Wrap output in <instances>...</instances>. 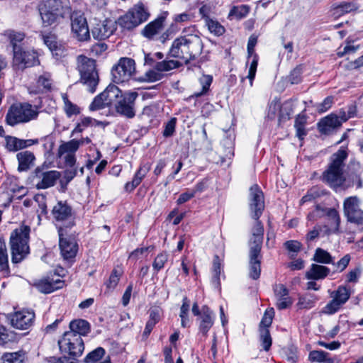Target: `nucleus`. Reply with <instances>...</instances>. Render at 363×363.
<instances>
[{
	"mask_svg": "<svg viewBox=\"0 0 363 363\" xmlns=\"http://www.w3.org/2000/svg\"><path fill=\"white\" fill-rule=\"evenodd\" d=\"M203 45L197 35L177 38L172 44L169 55L182 60L186 65L197 59L202 53Z\"/></svg>",
	"mask_w": 363,
	"mask_h": 363,
	"instance_id": "1",
	"label": "nucleus"
},
{
	"mask_svg": "<svg viewBox=\"0 0 363 363\" xmlns=\"http://www.w3.org/2000/svg\"><path fill=\"white\" fill-rule=\"evenodd\" d=\"M347 157V152L343 148L333 154L328 168L320 177L322 182L334 189L342 186L346 181L344 168Z\"/></svg>",
	"mask_w": 363,
	"mask_h": 363,
	"instance_id": "2",
	"label": "nucleus"
},
{
	"mask_svg": "<svg viewBox=\"0 0 363 363\" xmlns=\"http://www.w3.org/2000/svg\"><path fill=\"white\" fill-rule=\"evenodd\" d=\"M44 26H49L64 18L71 11L69 0H44L38 5Z\"/></svg>",
	"mask_w": 363,
	"mask_h": 363,
	"instance_id": "3",
	"label": "nucleus"
},
{
	"mask_svg": "<svg viewBox=\"0 0 363 363\" xmlns=\"http://www.w3.org/2000/svg\"><path fill=\"white\" fill-rule=\"evenodd\" d=\"M30 228L21 225L12 231L10 235L9 244L13 263H19L29 254L28 245Z\"/></svg>",
	"mask_w": 363,
	"mask_h": 363,
	"instance_id": "4",
	"label": "nucleus"
},
{
	"mask_svg": "<svg viewBox=\"0 0 363 363\" xmlns=\"http://www.w3.org/2000/svg\"><path fill=\"white\" fill-rule=\"evenodd\" d=\"M77 69L80 74V82L86 86L89 92H95L99 82L95 60L84 55L79 56Z\"/></svg>",
	"mask_w": 363,
	"mask_h": 363,
	"instance_id": "5",
	"label": "nucleus"
},
{
	"mask_svg": "<svg viewBox=\"0 0 363 363\" xmlns=\"http://www.w3.org/2000/svg\"><path fill=\"white\" fill-rule=\"evenodd\" d=\"M38 111L28 103L13 104L9 109L6 121L8 125L14 126L18 123H27L37 118Z\"/></svg>",
	"mask_w": 363,
	"mask_h": 363,
	"instance_id": "6",
	"label": "nucleus"
},
{
	"mask_svg": "<svg viewBox=\"0 0 363 363\" xmlns=\"http://www.w3.org/2000/svg\"><path fill=\"white\" fill-rule=\"evenodd\" d=\"M60 350L70 357L74 358L80 356L84 345L82 337L73 332H65L63 337L58 341Z\"/></svg>",
	"mask_w": 363,
	"mask_h": 363,
	"instance_id": "7",
	"label": "nucleus"
},
{
	"mask_svg": "<svg viewBox=\"0 0 363 363\" xmlns=\"http://www.w3.org/2000/svg\"><path fill=\"white\" fill-rule=\"evenodd\" d=\"M39 63L38 55L35 50L23 48H14L13 66L15 69L23 70L26 68L35 66Z\"/></svg>",
	"mask_w": 363,
	"mask_h": 363,
	"instance_id": "8",
	"label": "nucleus"
},
{
	"mask_svg": "<svg viewBox=\"0 0 363 363\" xmlns=\"http://www.w3.org/2000/svg\"><path fill=\"white\" fill-rule=\"evenodd\" d=\"M135 72V61L131 58L122 57L111 69L113 81L116 84L128 81Z\"/></svg>",
	"mask_w": 363,
	"mask_h": 363,
	"instance_id": "9",
	"label": "nucleus"
},
{
	"mask_svg": "<svg viewBox=\"0 0 363 363\" xmlns=\"http://www.w3.org/2000/svg\"><path fill=\"white\" fill-rule=\"evenodd\" d=\"M361 199L357 196L346 198L343 201V213L348 222L363 224V210L361 209Z\"/></svg>",
	"mask_w": 363,
	"mask_h": 363,
	"instance_id": "10",
	"label": "nucleus"
},
{
	"mask_svg": "<svg viewBox=\"0 0 363 363\" xmlns=\"http://www.w3.org/2000/svg\"><path fill=\"white\" fill-rule=\"evenodd\" d=\"M59 246L62 257L65 260H72L77 252L78 245L70 235H68L67 229L62 226L58 228Z\"/></svg>",
	"mask_w": 363,
	"mask_h": 363,
	"instance_id": "11",
	"label": "nucleus"
},
{
	"mask_svg": "<svg viewBox=\"0 0 363 363\" xmlns=\"http://www.w3.org/2000/svg\"><path fill=\"white\" fill-rule=\"evenodd\" d=\"M350 290L345 286H340L330 293L332 300L323 308L325 314L333 315L337 312L350 297Z\"/></svg>",
	"mask_w": 363,
	"mask_h": 363,
	"instance_id": "12",
	"label": "nucleus"
},
{
	"mask_svg": "<svg viewBox=\"0 0 363 363\" xmlns=\"http://www.w3.org/2000/svg\"><path fill=\"white\" fill-rule=\"evenodd\" d=\"M138 96V94L135 91L127 92L121 95L116 104V111L127 118H134L136 113L135 100Z\"/></svg>",
	"mask_w": 363,
	"mask_h": 363,
	"instance_id": "13",
	"label": "nucleus"
},
{
	"mask_svg": "<svg viewBox=\"0 0 363 363\" xmlns=\"http://www.w3.org/2000/svg\"><path fill=\"white\" fill-rule=\"evenodd\" d=\"M53 219L58 223H67L65 228H71L74 225V216L72 207L67 201H58L52 209Z\"/></svg>",
	"mask_w": 363,
	"mask_h": 363,
	"instance_id": "14",
	"label": "nucleus"
},
{
	"mask_svg": "<svg viewBox=\"0 0 363 363\" xmlns=\"http://www.w3.org/2000/svg\"><path fill=\"white\" fill-rule=\"evenodd\" d=\"M249 206L251 217L253 219H259L264 209V201L263 193L257 184L250 189Z\"/></svg>",
	"mask_w": 363,
	"mask_h": 363,
	"instance_id": "15",
	"label": "nucleus"
},
{
	"mask_svg": "<svg viewBox=\"0 0 363 363\" xmlns=\"http://www.w3.org/2000/svg\"><path fill=\"white\" fill-rule=\"evenodd\" d=\"M71 28L74 37L79 41H86L90 38L87 21L83 15L79 13L72 14Z\"/></svg>",
	"mask_w": 363,
	"mask_h": 363,
	"instance_id": "16",
	"label": "nucleus"
},
{
	"mask_svg": "<svg viewBox=\"0 0 363 363\" xmlns=\"http://www.w3.org/2000/svg\"><path fill=\"white\" fill-rule=\"evenodd\" d=\"M33 174L34 179L38 180L35 184V187L38 189H45L53 186L61 176L60 172L58 171L51 170L45 172L43 168L40 167H38Z\"/></svg>",
	"mask_w": 363,
	"mask_h": 363,
	"instance_id": "17",
	"label": "nucleus"
},
{
	"mask_svg": "<svg viewBox=\"0 0 363 363\" xmlns=\"http://www.w3.org/2000/svg\"><path fill=\"white\" fill-rule=\"evenodd\" d=\"M35 317L33 311L22 310L11 314L10 320L13 328L19 330H27L33 325Z\"/></svg>",
	"mask_w": 363,
	"mask_h": 363,
	"instance_id": "18",
	"label": "nucleus"
},
{
	"mask_svg": "<svg viewBox=\"0 0 363 363\" xmlns=\"http://www.w3.org/2000/svg\"><path fill=\"white\" fill-rule=\"evenodd\" d=\"M116 30L115 22L110 19H106L96 23L91 30L94 38L102 40L110 37Z\"/></svg>",
	"mask_w": 363,
	"mask_h": 363,
	"instance_id": "19",
	"label": "nucleus"
},
{
	"mask_svg": "<svg viewBox=\"0 0 363 363\" xmlns=\"http://www.w3.org/2000/svg\"><path fill=\"white\" fill-rule=\"evenodd\" d=\"M273 289L277 299L276 306L279 310L286 309L292 305L293 301L289 296V290L284 284H275Z\"/></svg>",
	"mask_w": 363,
	"mask_h": 363,
	"instance_id": "20",
	"label": "nucleus"
},
{
	"mask_svg": "<svg viewBox=\"0 0 363 363\" xmlns=\"http://www.w3.org/2000/svg\"><path fill=\"white\" fill-rule=\"evenodd\" d=\"M255 220L253 228L252 229V237L250 240V250H254L257 252V250L262 249L263 236H264V227L259 219H254Z\"/></svg>",
	"mask_w": 363,
	"mask_h": 363,
	"instance_id": "21",
	"label": "nucleus"
},
{
	"mask_svg": "<svg viewBox=\"0 0 363 363\" xmlns=\"http://www.w3.org/2000/svg\"><path fill=\"white\" fill-rule=\"evenodd\" d=\"M199 332L204 337H206L208 330L213 325V313L208 306H204L202 307L201 315V317L199 318Z\"/></svg>",
	"mask_w": 363,
	"mask_h": 363,
	"instance_id": "22",
	"label": "nucleus"
},
{
	"mask_svg": "<svg viewBox=\"0 0 363 363\" xmlns=\"http://www.w3.org/2000/svg\"><path fill=\"white\" fill-rule=\"evenodd\" d=\"M64 281L57 279L56 280L43 279L34 284L35 287L41 293L50 294L55 290L62 289Z\"/></svg>",
	"mask_w": 363,
	"mask_h": 363,
	"instance_id": "23",
	"label": "nucleus"
},
{
	"mask_svg": "<svg viewBox=\"0 0 363 363\" xmlns=\"http://www.w3.org/2000/svg\"><path fill=\"white\" fill-rule=\"evenodd\" d=\"M19 172H26L35 164V156L33 152L28 150L19 152L16 155Z\"/></svg>",
	"mask_w": 363,
	"mask_h": 363,
	"instance_id": "24",
	"label": "nucleus"
},
{
	"mask_svg": "<svg viewBox=\"0 0 363 363\" xmlns=\"http://www.w3.org/2000/svg\"><path fill=\"white\" fill-rule=\"evenodd\" d=\"M341 125L339 117L335 114H330L321 120L318 123V128L321 133L328 134Z\"/></svg>",
	"mask_w": 363,
	"mask_h": 363,
	"instance_id": "25",
	"label": "nucleus"
},
{
	"mask_svg": "<svg viewBox=\"0 0 363 363\" xmlns=\"http://www.w3.org/2000/svg\"><path fill=\"white\" fill-rule=\"evenodd\" d=\"M328 267L318 264H312L306 272V277L310 280H320L325 279L330 273Z\"/></svg>",
	"mask_w": 363,
	"mask_h": 363,
	"instance_id": "26",
	"label": "nucleus"
},
{
	"mask_svg": "<svg viewBox=\"0 0 363 363\" xmlns=\"http://www.w3.org/2000/svg\"><path fill=\"white\" fill-rule=\"evenodd\" d=\"M44 43L50 49V50L57 57L64 56L65 50L63 45L59 44L57 38L54 35H43Z\"/></svg>",
	"mask_w": 363,
	"mask_h": 363,
	"instance_id": "27",
	"label": "nucleus"
},
{
	"mask_svg": "<svg viewBox=\"0 0 363 363\" xmlns=\"http://www.w3.org/2000/svg\"><path fill=\"white\" fill-rule=\"evenodd\" d=\"M260 250L255 252L250 250V277L253 279H257L260 276Z\"/></svg>",
	"mask_w": 363,
	"mask_h": 363,
	"instance_id": "28",
	"label": "nucleus"
},
{
	"mask_svg": "<svg viewBox=\"0 0 363 363\" xmlns=\"http://www.w3.org/2000/svg\"><path fill=\"white\" fill-rule=\"evenodd\" d=\"M0 274L3 277L10 275L9 257L4 241L0 240Z\"/></svg>",
	"mask_w": 363,
	"mask_h": 363,
	"instance_id": "29",
	"label": "nucleus"
},
{
	"mask_svg": "<svg viewBox=\"0 0 363 363\" xmlns=\"http://www.w3.org/2000/svg\"><path fill=\"white\" fill-rule=\"evenodd\" d=\"M69 328V332H73L75 335L78 334L82 337V335H86L89 333L90 330V325L86 320L78 319L70 322Z\"/></svg>",
	"mask_w": 363,
	"mask_h": 363,
	"instance_id": "30",
	"label": "nucleus"
},
{
	"mask_svg": "<svg viewBox=\"0 0 363 363\" xmlns=\"http://www.w3.org/2000/svg\"><path fill=\"white\" fill-rule=\"evenodd\" d=\"M306 124L307 116L303 112L298 114L295 118L294 128L296 129V135L300 140H303L307 134V131L306 130Z\"/></svg>",
	"mask_w": 363,
	"mask_h": 363,
	"instance_id": "31",
	"label": "nucleus"
},
{
	"mask_svg": "<svg viewBox=\"0 0 363 363\" xmlns=\"http://www.w3.org/2000/svg\"><path fill=\"white\" fill-rule=\"evenodd\" d=\"M128 13L133 14V20L137 21V25L143 23L146 21L149 17V13L145 6L139 3L136 4L133 9H131Z\"/></svg>",
	"mask_w": 363,
	"mask_h": 363,
	"instance_id": "32",
	"label": "nucleus"
},
{
	"mask_svg": "<svg viewBox=\"0 0 363 363\" xmlns=\"http://www.w3.org/2000/svg\"><path fill=\"white\" fill-rule=\"evenodd\" d=\"M312 259L317 263L325 264H333V257L331 255L328 251L320 247L315 250Z\"/></svg>",
	"mask_w": 363,
	"mask_h": 363,
	"instance_id": "33",
	"label": "nucleus"
},
{
	"mask_svg": "<svg viewBox=\"0 0 363 363\" xmlns=\"http://www.w3.org/2000/svg\"><path fill=\"white\" fill-rule=\"evenodd\" d=\"M182 66V63L177 60H163L156 63L155 68L158 72H168Z\"/></svg>",
	"mask_w": 363,
	"mask_h": 363,
	"instance_id": "34",
	"label": "nucleus"
},
{
	"mask_svg": "<svg viewBox=\"0 0 363 363\" xmlns=\"http://www.w3.org/2000/svg\"><path fill=\"white\" fill-rule=\"evenodd\" d=\"M111 105L109 99L105 96V94L101 92L97 95L89 106L91 111H96L104 108L106 106Z\"/></svg>",
	"mask_w": 363,
	"mask_h": 363,
	"instance_id": "35",
	"label": "nucleus"
},
{
	"mask_svg": "<svg viewBox=\"0 0 363 363\" xmlns=\"http://www.w3.org/2000/svg\"><path fill=\"white\" fill-rule=\"evenodd\" d=\"M250 12V6L247 5L234 6L231 8L228 18H235L242 19L245 18Z\"/></svg>",
	"mask_w": 363,
	"mask_h": 363,
	"instance_id": "36",
	"label": "nucleus"
},
{
	"mask_svg": "<svg viewBox=\"0 0 363 363\" xmlns=\"http://www.w3.org/2000/svg\"><path fill=\"white\" fill-rule=\"evenodd\" d=\"M80 146V143L77 141V140L73 139L67 143L61 145L58 150V154L60 156L65 153H72L74 152L79 149Z\"/></svg>",
	"mask_w": 363,
	"mask_h": 363,
	"instance_id": "37",
	"label": "nucleus"
},
{
	"mask_svg": "<svg viewBox=\"0 0 363 363\" xmlns=\"http://www.w3.org/2000/svg\"><path fill=\"white\" fill-rule=\"evenodd\" d=\"M133 14L128 11L125 15L118 18V23L124 29L131 30L138 26V21L133 20Z\"/></svg>",
	"mask_w": 363,
	"mask_h": 363,
	"instance_id": "38",
	"label": "nucleus"
},
{
	"mask_svg": "<svg viewBox=\"0 0 363 363\" xmlns=\"http://www.w3.org/2000/svg\"><path fill=\"white\" fill-rule=\"evenodd\" d=\"M24 359L25 353L22 351L5 353L2 356L3 363H23Z\"/></svg>",
	"mask_w": 363,
	"mask_h": 363,
	"instance_id": "39",
	"label": "nucleus"
},
{
	"mask_svg": "<svg viewBox=\"0 0 363 363\" xmlns=\"http://www.w3.org/2000/svg\"><path fill=\"white\" fill-rule=\"evenodd\" d=\"M162 20H155L145 27L143 33L145 37L151 38L158 33L159 30L162 28Z\"/></svg>",
	"mask_w": 363,
	"mask_h": 363,
	"instance_id": "40",
	"label": "nucleus"
},
{
	"mask_svg": "<svg viewBox=\"0 0 363 363\" xmlns=\"http://www.w3.org/2000/svg\"><path fill=\"white\" fill-rule=\"evenodd\" d=\"M38 90L31 91L35 94L37 93H43L48 91L51 89L52 80L51 79L45 75L40 76L38 81Z\"/></svg>",
	"mask_w": 363,
	"mask_h": 363,
	"instance_id": "41",
	"label": "nucleus"
},
{
	"mask_svg": "<svg viewBox=\"0 0 363 363\" xmlns=\"http://www.w3.org/2000/svg\"><path fill=\"white\" fill-rule=\"evenodd\" d=\"M213 277L211 280V283L216 288H219L220 286V259L218 255H216L213 259Z\"/></svg>",
	"mask_w": 363,
	"mask_h": 363,
	"instance_id": "42",
	"label": "nucleus"
},
{
	"mask_svg": "<svg viewBox=\"0 0 363 363\" xmlns=\"http://www.w3.org/2000/svg\"><path fill=\"white\" fill-rule=\"evenodd\" d=\"M259 332L262 347L265 351L269 350L272 346V340L269 329L259 328Z\"/></svg>",
	"mask_w": 363,
	"mask_h": 363,
	"instance_id": "43",
	"label": "nucleus"
},
{
	"mask_svg": "<svg viewBox=\"0 0 363 363\" xmlns=\"http://www.w3.org/2000/svg\"><path fill=\"white\" fill-rule=\"evenodd\" d=\"M208 30L216 35H221L225 32V28L217 21L208 19L206 22Z\"/></svg>",
	"mask_w": 363,
	"mask_h": 363,
	"instance_id": "44",
	"label": "nucleus"
},
{
	"mask_svg": "<svg viewBox=\"0 0 363 363\" xmlns=\"http://www.w3.org/2000/svg\"><path fill=\"white\" fill-rule=\"evenodd\" d=\"M8 38L10 40V43L13 48V52H14V48H22L19 43H21L24 38L25 35L21 32H16L13 30L9 31Z\"/></svg>",
	"mask_w": 363,
	"mask_h": 363,
	"instance_id": "45",
	"label": "nucleus"
},
{
	"mask_svg": "<svg viewBox=\"0 0 363 363\" xmlns=\"http://www.w3.org/2000/svg\"><path fill=\"white\" fill-rule=\"evenodd\" d=\"M213 77L211 75H203L200 78V84L202 86V90L199 92H196L193 95L195 97H200L205 94L209 89V87L212 83Z\"/></svg>",
	"mask_w": 363,
	"mask_h": 363,
	"instance_id": "46",
	"label": "nucleus"
},
{
	"mask_svg": "<svg viewBox=\"0 0 363 363\" xmlns=\"http://www.w3.org/2000/svg\"><path fill=\"white\" fill-rule=\"evenodd\" d=\"M274 315V308L267 309L262 316L259 328H267L271 326Z\"/></svg>",
	"mask_w": 363,
	"mask_h": 363,
	"instance_id": "47",
	"label": "nucleus"
},
{
	"mask_svg": "<svg viewBox=\"0 0 363 363\" xmlns=\"http://www.w3.org/2000/svg\"><path fill=\"white\" fill-rule=\"evenodd\" d=\"M103 94H105V96L109 99V103L111 104L113 100L121 94V91L116 85L110 84L103 91Z\"/></svg>",
	"mask_w": 363,
	"mask_h": 363,
	"instance_id": "48",
	"label": "nucleus"
},
{
	"mask_svg": "<svg viewBox=\"0 0 363 363\" xmlns=\"http://www.w3.org/2000/svg\"><path fill=\"white\" fill-rule=\"evenodd\" d=\"M5 139V148L9 152H17L18 151V138L11 136V135H6L4 136Z\"/></svg>",
	"mask_w": 363,
	"mask_h": 363,
	"instance_id": "49",
	"label": "nucleus"
},
{
	"mask_svg": "<svg viewBox=\"0 0 363 363\" xmlns=\"http://www.w3.org/2000/svg\"><path fill=\"white\" fill-rule=\"evenodd\" d=\"M63 101L65 104V111L67 116L70 117L72 115H77L79 113V107L72 104L67 98V96H63Z\"/></svg>",
	"mask_w": 363,
	"mask_h": 363,
	"instance_id": "50",
	"label": "nucleus"
},
{
	"mask_svg": "<svg viewBox=\"0 0 363 363\" xmlns=\"http://www.w3.org/2000/svg\"><path fill=\"white\" fill-rule=\"evenodd\" d=\"M167 259L168 255L167 253L162 252L157 255L152 263V267L154 270L159 272L160 269H162L164 267V264L167 262Z\"/></svg>",
	"mask_w": 363,
	"mask_h": 363,
	"instance_id": "51",
	"label": "nucleus"
},
{
	"mask_svg": "<svg viewBox=\"0 0 363 363\" xmlns=\"http://www.w3.org/2000/svg\"><path fill=\"white\" fill-rule=\"evenodd\" d=\"M105 354V350L103 347H97L92 352H89L85 357V362L89 363L91 362H96L99 360Z\"/></svg>",
	"mask_w": 363,
	"mask_h": 363,
	"instance_id": "52",
	"label": "nucleus"
},
{
	"mask_svg": "<svg viewBox=\"0 0 363 363\" xmlns=\"http://www.w3.org/2000/svg\"><path fill=\"white\" fill-rule=\"evenodd\" d=\"M121 274L117 269H113L110 275L108 281L106 282V288L108 291H113L118 285L120 280Z\"/></svg>",
	"mask_w": 363,
	"mask_h": 363,
	"instance_id": "53",
	"label": "nucleus"
},
{
	"mask_svg": "<svg viewBox=\"0 0 363 363\" xmlns=\"http://www.w3.org/2000/svg\"><path fill=\"white\" fill-rule=\"evenodd\" d=\"M328 353L323 350H313L309 353V360L311 362H323Z\"/></svg>",
	"mask_w": 363,
	"mask_h": 363,
	"instance_id": "54",
	"label": "nucleus"
},
{
	"mask_svg": "<svg viewBox=\"0 0 363 363\" xmlns=\"http://www.w3.org/2000/svg\"><path fill=\"white\" fill-rule=\"evenodd\" d=\"M258 55H254L252 60L250 63V66L249 68L247 78L250 79V85H252V81L255 77L257 67L258 65Z\"/></svg>",
	"mask_w": 363,
	"mask_h": 363,
	"instance_id": "55",
	"label": "nucleus"
},
{
	"mask_svg": "<svg viewBox=\"0 0 363 363\" xmlns=\"http://www.w3.org/2000/svg\"><path fill=\"white\" fill-rule=\"evenodd\" d=\"M301 68L297 67L291 72L289 76V81L292 84H298L301 81Z\"/></svg>",
	"mask_w": 363,
	"mask_h": 363,
	"instance_id": "56",
	"label": "nucleus"
},
{
	"mask_svg": "<svg viewBox=\"0 0 363 363\" xmlns=\"http://www.w3.org/2000/svg\"><path fill=\"white\" fill-rule=\"evenodd\" d=\"M176 122L177 119L175 118H172L166 123L163 131L164 137L168 138L174 134L175 131Z\"/></svg>",
	"mask_w": 363,
	"mask_h": 363,
	"instance_id": "57",
	"label": "nucleus"
},
{
	"mask_svg": "<svg viewBox=\"0 0 363 363\" xmlns=\"http://www.w3.org/2000/svg\"><path fill=\"white\" fill-rule=\"evenodd\" d=\"M350 255L347 254L345 255L343 257H342L338 262H333V264L336 267L337 270L342 272L347 267V265L350 263Z\"/></svg>",
	"mask_w": 363,
	"mask_h": 363,
	"instance_id": "58",
	"label": "nucleus"
},
{
	"mask_svg": "<svg viewBox=\"0 0 363 363\" xmlns=\"http://www.w3.org/2000/svg\"><path fill=\"white\" fill-rule=\"evenodd\" d=\"M284 246L289 252L296 254L301 248V243L297 240H289L284 243Z\"/></svg>",
	"mask_w": 363,
	"mask_h": 363,
	"instance_id": "59",
	"label": "nucleus"
},
{
	"mask_svg": "<svg viewBox=\"0 0 363 363\" xmlns=\"http://www.w3.org/2000/svg\"><path fill=\"white\" fill-rule=\"evenodd\" d=\"M315 305V301L306 296L301 297L298 299V306L300 308H311Z\"/></svg>",
	"mask_w": 363,
	"mask_h": 363,
	"instance_id": "60",
	"label": "nucleus"
},
{
	"mask_svg": "<svg viewBox=\"0 0 363 363\" xmlns=\"http://www.w3.org/2000/svg\"><path fill=\"white\" fill-rule=\"evenodd\" d=\"M38 143H39L38 139L25 140V139L18 138V150L29 147L33 145H37V144H38Z\"/></svg>",
	"mask_w": 363,
	"mask_h": 363,
	"instance_id": "61",
	"label": "nucleus"
},
{
	"mask_svg": "<svg viewBox=\"0 0 363 363\" xmlns=\"http://www.w3.org/2000/svg\"><path fill=\"white\" fill-rule=\"evenodd\" d=\"M357 9V7L354 4L351 3H345L340 4L336 8V11L339 14H343L345 13H349L350 11H354Z\"/></svg>",
	"mask_w": 363,
	"mask_h": 363,
	"instance_id": "62",
	"label": "nucleus"
},
{
	"mask_svg": "<svg viewBox=\"0 0 363 363\" xmlns=\"http://www.w3.org/2000/svg\"><path fill=\"white\" fill-rule=\"evenodd\" d=\"M333 99L331 96L326 97L323 101L319 104L317 106V109L319 112L323 113L327 111L332 106Z\"/></svg>",
	"mask_w": 363,
	"mask_h": 363,
	"instance_id": "63",
	"label": "nucleus"
},
{
	"mask_svg": "<svg viewBox=\"0 0 363 363\" xmlns=\"http://www.w3.org/2000/svg\"><path fill=\"white\" fill-rule=\"evenodd\" d=\"M148 250L149 247L138 248L130 253L129 255V259L135 261L143 257V256L147 252Z\"/></svg>",
	"mask_w": 363,
	"mask_h": 363,
	"instance_id": "64",
	"label": "nucleus"
}]
</instances>
